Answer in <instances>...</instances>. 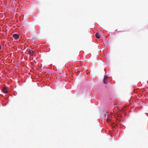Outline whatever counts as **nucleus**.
I'll list each match as a JSON object with an SVG mask.
<instances>
[{"mask_svg": "<svg viewBox=\"0 0 148 148\" xmlns=\"http://www.w3.org/2000/svg\"><path fill=\"white\" fill-rule=\"evenodd\" d=\"M3 92L5 93H7L8 92L6 87H4L3 88Z\"/></svg>", "mask_w": 148, "mask_h": 148, "instance_id": "3", "label": "nucleus"}, {"mask_svg": "<svg viewBox=\"0 0 148 148\" xmlns=\"http://www.w3.org/2000/svg\"><path fill=\"white\" fill-rule=\"evenodd\" d=\"M34 53V51H32L31 50H30L29 52H28V54L30 55H31L32 56L33 55Z\"/></svg>", "mask_w": 148, "mask_h": 148, "instance_id": "5", "label": "nucleus"}, {"mask_svg": "<svg viewBox=\"0 0 148 148\" xmlns=\"http://www.w3.org/2000/svg\"><path fill=\"white\" fill-rule=\"evenodd\" d=\"M18 34H13V37L16 40H17L18 39Z\"/></svg>", "mask_w": 148, "mask_h": 148, "instance_id": "2", "label": "nucleus"}, {"mask_svg": "<svg viewBox=\"0 0 148 148\" xmlns=\"http://www.w3.org/2000/svg\"><path fill=\"white\" fill-rule=\"evenodd\" d=\"M107 77L106 76H104V78L103 80V83L104 84H107Z\"/></svg>", "mask_w": 148, "mask_h": 148, "instance_id": "1", "label": "nucleus"}, {"mask_svg": "<svg viewBox=\"0 0 148 148\" xmlns=\"http://www.w3.org/2000/svg\"><path fill=\"white\" fill-rule=\"evenodd\" d=\"M107 121L108 122L110 121H111V119L110 117L108 118L107 119Z\"/></svg>", "mask_w": 148, "mask_h": 148, "instance_id": "6", "label": "nucleus"}, {"mask_svg": "<svg viewBox=\"0 0 148 148\" xmlns=\"http://www.w3.org/2000/svg\"><path fill=\"white\" fill-rule=\"evenodd\" d=\"M1 45H0V49H1Z\"/></svg>", "mask_w": 148, "mask_h": 148, "instance_id": "7", "label": "nucleus"}, {"mask_svg": "<svg viewBox=\"0 0 148 148\" xmlns=\"http://www.w3.org/2000/svg\"><path fill=\"white\" fill-rule=\"evenodd\" d=\"M96 38L98 39L100 38V34L99 33H96L95 34Z\"/></svg>", "mask_w": 148, "mask_h": 148, "instance_id": "4", "label": "nucleus"}]
</instances>
